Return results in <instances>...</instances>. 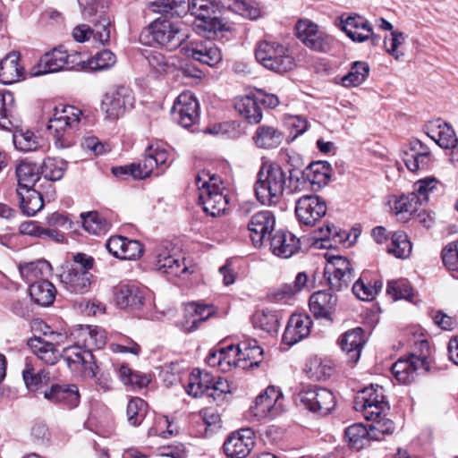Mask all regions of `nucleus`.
Listing matches in <instances>:
<instances>
[{"label":"nucleus","mask_w":458,"mask_h":458,"mask_svg":"<svg viewBox=\"0 0 458 458\" xmlns=\"http://www.w3.org/2000/svg\"><path fill=\"white\" fill-rule=\"evenodd\" d=\"M321 236L318 238L322 246L327 250L324 254L327 264L324 268V276L329 291L339 293L344 286V250L342 247L335 243H343V238L336 227L327 225L326 228H320Z\"/></svg>","instance_id":"f257e3e1"},{"label":"nucleus","mask_w":458,"mask_h":458,"mask_svg":"<svg viewBox=\"0 0 458 458\" xmlns=\"http://www.w3.org/2000/svg\"><path fill=\"white\" fill-rule=\"evenodd\" d=\"M286 174L276 164H263L258 173L255 194L259 201L266 206H276L283 197Z\"/></svg>","instance_id":"f03ea898"},{"label":"nucleus","mask_w":458,"mask_h":458,"mask_svg":"<svg viewBox=\"0 0 458 458\" xmlns=\"http://www.w3.org/2000/svg\"><path fill=\"white\" fill-rule=\"evenodd\" d=\"M196 185L199 190V200L204 211L212 216L224 214L229 201L224 192L225 188L221 179L202 172L196 176Z\"/></svg>","instance_id":"7ed1b4c3"},{"label":"nucleus","mask_w":458,"mask_h":458,"mask_svg":"<svg viewBox=\"0 0 458 458\" xmlns=\"http://www.w3.org/2000/svg\"><path fill=\"white\" fill-rule=\"evenodd\" d=\"M81 115V111L73 106L63 105L55 108L47 128L54 131V144L56 148L64 149L74 144L72 131L77 128Z\"/></svg>","instance_id":"20e7f679"},{"label":"nucleus","mask_w":458,"mask_h":458,"mask_svg":"<svg viewBox=\"0 0 458 458\" xmlns=\"http://www.w3.org/2000/svg\"><path fill=\"white\" fill-rule=\"evenodd\" d=\"M255 57L265 68L276 72H285L294 67L288 49L276 41H260L256 47Z\"/></svg>","instance_id":"39448f33"},{"label":"nucleus","mask_w":458,"mask_h":458,"mask_svg":"<svg viewBox=\"0 0 458 458\" xmlns=\"http://www.w3.org/2000/svg\"><path fill=\"white\" fill-rule=\"evenodd\" d=\"M353 408L366 420H376L386 415L390 406L386 399L384 388L378 385H370L358 392Z\"/></svg>","instance_id":"423d86ee"},{"label":"nucleus","mask_w":458,"mask_h":458,"mask_svg":"<svg viewBox=\"0 0 458 458\" xmlns=\"http://www.w3.org/2000/svg\"><path fill=\"white\" fill-rule=\"evenodd\" d=\"M148 31L157 45L170 51L179 47L187 37L178 22L163 18L151 22Z\"/></svg>","instance_id":"0eeeda50"},{"label":"nucleus","mask_w":458,"mask_h":458,"mask_svg":"<svg viewBox=\"0 0 458 458\" xmlns=\"http://www.w3.org/2000/svg\"><path fill=\"white\" fill-rule=\"evenodd\" d=\"M216 9L215 0H191L188 11L196 17L193 26L198 33L224 30L225 25L215 15Z\"/></svg>","instance_id":"6e6552de"},{"label":"nucleus","mask_w":458,"mask_h":458,"mask_svg":"<svg viewBox=\"0 0 458 458\" xmlns=\"http://www.w3.org/2000/svg\"><path fill=\"white\" fill-rule=\"evenodd\" d=\"M284 398L279 388L270 386L260 393L251 406L252 414L261 419H274L285 411Z\"/></svg>","instance_id":"1a4fd4ad"},{"label":"nucleus","mask_w":458,"mask_h":458,"mask_svg":"<svg viewBox=\"0 0 458 458\" xmlns=\"http://www.w3.org/2000/svg\"><path fill=\"white\" fill-rule=\"evenodd\" d=\"M325 199L318 195L305 194L295 203V215L301 225L314 226L327 214Z\"/></svg>","instance_id":"9d476101"},{"label":"nucleus","mask_w":458,"mask_h":458,"mask_svg":"<svg viewBox=\"0 0 458 458\" xmlns=\"http://www.w3.org/2000/svg\"><path fill=\"white\" fill-rule=\"evenodd\" d=\"M78 57L77 54L68 55L62 47L54 48L40 58L38 64L33 67L32 72L35 76H38L64 69H75L79 64H75V59Z\"/></svg>","instance_id":"9b49d317"},{"label":"nucleus","mask_w":458,"mask_h":458,"mask_svg":"<svg viewBox=\"0 0 458 458\" xmlns=\"http://www.w3.org/2000/svg\"><path fill=\"white\" fill-rule=\"evenodd\" d=\"M299 397L304 406L314 413L327 415L335 407V398L334 394L322 387L309 386L303 389Z\"/></svg>","instance_id":"f8f14e48"},{"label":"nucleus","mask_w":458,"mask_h":458,"mask_svg":"<svg viewBox=\"0 0 458 458\" xmlns=\"http://www.w3.org/2000/svg\"><path fill=\"white\" fill-rule=\"evenodd\" d=\"M134 97L131 90L124 86H118L107 91L101 102V110L110 119H117L127 108L133 106Z\"/></svg>","instance_id":"ddd939ff"},{"label":"nucleus","mask_w":458,"mask_h":458,"mask_svg":"<svg viewBox=\"0 0 458 458\" xmlns=\"http://www.w3.org/2000/svg\"><path fill=\"white\" fill-rule=\"evenodd\" d=\"M295 30L297 38L309 48L318 52H327L330 49L332 38L310 20H300Z\"/></svg>","instance_id":"4468645a"},{"label":"nucleus","mask_w":458,"mask_h":458,"mask_svg":"<svg viewBox=\"0 0 458 458\" xmlns=\"http://www.w3.org/2000/svg\"><path fill=\"white\" fill-rule=\"evenodd\" d=\"M62 356L72 373L90 377L96 376L94 357L90 350L74 344L64 348Z\"/></svg>","instance_id":"2eb2a0df"},{"label":"nucleus","mask_w":458,"mask_h":458,"mask_svg":"<svg viewBox=\"0 0 458 458\" xmlns=\"http://www.w3.org/2000/svg\"><path fill=\"white\" fill-rule=\"evenodd\" d=\"M392 373L395 379L402 384L415 381L421 372L428 370V361L426 354L417 356L411 354L408 359H399L392 366Z\"/></svg>","instance_id":"dca6fc26"},{"label":"nucleus","mask_w":458,"mask_h":458,"mask_svg":"<svg viewBox=\"0 0 458 458\" xmlns=\"http://www.w3.org/2000/svg\"><path fill=\"white\" fill-rule=\"evenodd\" d=\"M183 55L203 64L214 66L222 60L220 49L208 39L194 40L182 47Z\"/></svg>","instance_id":"f3484780"},{"label":"nucleus","mask_w":458,"mask_h":458,"mask_svg":"<svg viewBox=\"0 0 458 458\" xmlns=\"http://www.w3.org/2000/svg\"><path fill=\"white\" fill-rule=\"evenodd\" d=\"M338 304V297L322 290L312 293L309 300L310 310L316 319H324L333 323Z\"/></svg>","instance_id":"a211bd4d"},{"label":"nucleus","mask_w":458,"mask_h":458,"mask_svg":"<svg viewBox=\"0 0 458 458\" xmlns=\"http://www.w3.org/2000/svg\"><path fill=\"white\" fill-rule=\"evenodd\" d=\"M174 118L184 128L191 127L199 119V102L189 92L178 96L173 106Z\"/></svg>","instance_id":"6ab92c4d"},{"label":"nucleus","mask_w":458,"mask_h":458,"mask_svg":"<svg viewBox=\"0 0 458 458\" xmlns=\"http://www.w3.org/2000/svg\"><path fill=\"white\" fill-rule=\"evenodd\" d=\"M255 435L250 428L232 433L224 444L225 454L230 458H245L255 445Z\"/></svg>","instance_id":"aec40b11"},{"label":"nucleus","mask_w":458,"mask_h":458,"mask_svg":"<svg viewBox=\"0 0 458 458\" xmlns=\"http://www.w3.org/2000/svg\"><path fill=\"white\" fill-rule=\"evenodd\" d=\"M403 161L407 169L412 173L427 169L431 162V153L421 140H411L407 149L403 152Z\"/></svg>","instance_id":"412c9836"},{"label":"nucleus","mask_w":458,"mask_h":458,"mask_svg":"<svg viewBox=\"0 0 458 458\" xmlns=\"http://www.w3.org/2000/svg\"><path fill=\"white\" fill-rule=\"evenodd\" d=\"M59 277L63 287L73 294L89 292L94 279L90 272L79 271L77 268H66Z\"/></svg>","instance_id":"4be33fe9"},{"label":"nucleus","mask_w":458,"mask_h":458,"mask_svg":"<svg viewBox=\"0 0 458 458\" xmlns=\"http://www.w3.org/2000/svg\"><path fill=\"white\" fill-rule=\"evenodd\" d=\"M106 245L110 253L121 259H136L143 253V246L139 241L121 235L110 237Z\"/></svg>","instance_id":"5701e85b"},{"label":"nucleus","mask_w":458,"mask_h":458,"mask_svg":"<svg viewBox=\"0 0 458 458\" xmlns=\"http://www.w3.org/2000/svg\"><path fill=\"white\" fill-rule=\"evenodd\" d=\"M426 134L442 148H454L458 139L453 127L441 120L431 121L424 127Z\"/></svg>","instance_id":"b1692460"},{"label":"nucleus","mask_w":458,"mask_h":458,"mask_svg":"<svg viewBox=\"0 0 458 458\" xmlns=\"http://www.w3.org/2000/svg\"><path fill=\"white\" fill-rule=\"evenodd\" d=\"M345 35L353 42H363L370 38L374 46L378 45L381 39L378 35L372 32L367 20L357 14L345 19Z\"/></svg>","instance_id":"393cba45"},{"label":"nucleus","mask_w":458,"mask_h":458,"mask_svg":"<svg viewBox=\"0 0 458 458\" xmlns=\"http://www.w3.org/2000/svg\"><path fill=\"white\" fill-rule=\"evenodd\" d=\"M312 321L310 316L304 314L292 315L283 335V342L293 345L309 336Z\"/></svg>","instance_id":"a878e982"},{"label":"nucleus","mask_w":458,"mask_h":458,"mask_svg":"<svg viewBox=\"0 0 458 458\" xmlns=\"http://www.w3.org/2000/svg\"><path fill=\"white\" fill-rule=\"evenodd\" d=\"M274 225L275 217L270 211L266 210L254 214L248 224L253 244L255 246L262 245L265 237L273 231Z\"/></svg>","instance_id":"bb28decb"},{"label":"nucleus","mask_w":458,"mask_h":458,"mask_svg":"<svg viewBox=\"0 0 458 458\" xmlns=\"http://www.w3.org/2000/svg\"><path fill=\"white\" fill-rule=\"evenodd\" d=\"M301 248L300 239L288 231L278 230L270 239V250L277 257L288 259Z\"/></svg>","instance_id":"cd10ccee"},{"label":"nucleus","mask_w":458,"mask_h":458,"mask_svg":"<svg viewBox=\"0 0 458 458\" xmlns=\"http://www.w3.org/2000/svg\"><path fill=\"white\" fill-rule=\"evenodd\" d=\"M46 400L53 403H63L68 408L76 407L80 403L78 387L75 385H52L42 392Z\"/></svg>","instance_id":"c85d7f7f"},{"label":"nucleus","mask_w":458,"mask_h":458,"mask_svg":"<svg viewBox=\"0 0 458 458\" xmlns=\"http://www.w3.org/2000/svg\"><path fill=\"white\" fill-rule=\"evenodd\" d=\"M116 304L122 309H140L145 300L144 292L135 284H120L114 292Z\"/></svg>","instance_id":"c756f323"},{"label":"nucleus","mask_w":458,"mask_h":458,"mask_svg":"<svg viewBox=\"0 0 458 458\" xmlns=\"http://www.w3.org/2000/svg\"><path fill=\"white\" fill-rule=\"evenodd\" d=\"M284 139V133L277 127L268 124L258 126L252 136L255 146L262 149L278 148Z\"/></svg>","instance_id":"7c9ffc66"},{"label":"nucleus","mask_w":458,"mask_h":458,"mask_svg":"<svg viewBox=\"0 0 458 458\" xmlns=\"http://www.w3.org/2000/svg\"><path fill=\"white\" fill-rule=\"evenodd\" d=\"M367 336L361 327H355L345 332V360L351 365L355 364L360 358Z\"/></svg>","instance_id":"2f4dec72"},{"label":"nucleus","mask_w":458,"mask_h":458,"mask_svg":"<svg viewBox=\"0 0 458 458\" xmlns=\"http://www.w3.org/2000/svg\"><path fill=\"white\" fill-rule=\"evenodd\" d=\"M184 259L163 251L157 256L156 268L158 272L170 276L179 277L189 271Z\"/></svg>","instance_id":"473e14b6"},{"label":"nucleus","mask_w":458,"mask_h":458,"mask_svg":"<svg viewBox=\"0 0 458 458\" xmlns=\"http://www.w3.org/2000/svg\"><path fill=\"white\" fill-rule=\"evenodd\" d=\"M17 195L20 199V208L22 213L28 216H33L44 206L42 195L35 188H17Z\"/></svg>","instance_id":"72a5a7b5"},{"label":"nucleus","mask_w":458,"mask_h":458,"mask_svg":"<svg viewBox=\"0 0 458 458\" xmlns=\"http://www.w3.org/2000/svg\"><path fill=\"white\" fill-rule=\"evenodd\" d=\"M168 153L159 146H148L145 151V156L141 163L142 171L145 177H148L155 168L167 167Z\"/></svg>","instance_id":"f704fd0d"},{"label":"nucleus","mask_w":458,"mask_h":458,"mask_svg":"<svg viewBox=\"0 0 458 458\" xmlns=\"http://www.w3.org/2000/svg\"><path fill=\"white\" fill-rule=\"evenodd\" d=\"M304 372L313 380H323L330 377L335 372V365L330 360L312 356L308 359Z\"/></svg>","instance_id":"c9c22d12"},{"label":"nucleus","mask_w":458,"mask_h":458,"mask_svg":"<svg viewBox=\"0 0 458 458\" xmlns=\"http://www.w3.org/2000/svg\"><path fill=\"white\" fill-rule=\"evenodd\" d=\"M22 77V68L19 64V55L9 53L0 61V81L12 84Z\"/></svg>","instance_id":"e433bc0d"},{"label":"nucleus","mask_w":458,"mask_h":458,"mask_svg":"<svg viewBox=\"0 0 458 458\" xmlns=\"http://www.w3.org/2000/svg\"><path fill=\"white\" fill-rule=\"evenodd\" d=\"M28 344L33 353L46 364L54 365L58 361L60 354L53 343L34 337L29 340Z\"/></svg>","instance_id":"4c0bfd02"},{"label":"nucleus","mask_w":458,"mask_h":458,"mask_svg":"<svg viewBox=\"0 0 458 458\" xmlns=\"http://www.w3.org/2000/svg\"><path fill=\"white\" fill-rule=\"evenodd\" d=\"M31 299L38 305L49 306L55 301L56 290L47 280L32 283L29 288Z\"/></svg>","instance_id":"58836bf2"},{"label":"nucleus","mask_w":458,"mask_h":458,"mask_svg":"<svg viewBox=\"0 0 458 458\" xmlns=\"http://www.w3.org/2000/svg\"><path fill=\"white\" fill-rule=\"evenodd\" d=\"M234 107L250 123H259L262 119V111L257 100L250 96L236 98Z\"/></svg>","instance_id":"ea45409f"},{"label":"nucleus","mask_w":458,"mask_h":458,"mask_svg":"<svg viewBox=\"0 0 458 458\" xmlns=\"http://www.w3.org/2000/svg\"><path fill=\"white\" fill-rule=\"evenodd\" d=\"M236 348L242 362L250 361L249 367L250 368L259 366L262 360L263 349L259 345L257 340L246 338L241 341Z\"/></svg>","instance_id":"a19ab883"},{"label":"nucleus","mask_w":458,"mask_h":458,"mask_svg":"<svg viewBox=\"0 0 458 458\" xmlns=\"http://www.w3.org/2000/svg\"><path fill=\"white\" fill-rule=\"evenodd\" d=\"M15 113L14 96L11 91L0 93V127L10 131L13 126Z\"/></svg>","instance_id":"79ce46f5"},{"label":"nucleus","mask_w":458,"mask_h":458,"mask_svg":"<svg viewBox=\"0 0 458 458\" xmlns=\"http://www.w3.org/2000/svg\"><path fill=\"white\" fill-rule=\"evenodd\" d=\"M211 383L212 377L208 373L198 370L197 374L195 372L191 374L186 392L193 397H199L203 394L208 396Z\"/></svg>","instance_id":"37998d69"},{"label":"nucleus","mask_w":458,"mask_h":458,"mask_svg":"<svg viewBox=\"0 0 458 458\" xmlns=\"http://www.w3.org/2000/svg\"><path fill=\"white\" fill-rule=\"evenodd\" d=\"M40 171L36 164L22 161L16 167V175L18 178V188H34L36 182L40 178Z\"/></svg>","instance_id":"c03bdc74"},{"label":"nucleus","mask_w":458,"mask_h":458,"mask_svg":"<svg viewBox=\"0 0 458 458\" xmlns=\"http://www.w3.org/2000/svg\"><path fill=\"white\" fill-rule=\"evenodd\" d=\"M251 321L255 327L269 334H274L278 331L279 318L277 314L273 310L267 309L257 310L253 314Z\"/></svg>","instance_id":"a18cd8bd"},{"label":"nucleus","mask_w":458,"mask_h":458,"mask_svg":"<svg viewBox=\"0 0 458 458\" xmlns=\"http://www.w3.org/2000/svg\"><path fill=\"white\" fill-rule=\"evenodd\" d=\"M345 438L348 439L349 447L356 451L360 450L369 440H372L369 428L360 423L349 426L345 429Z\"/></svg>","instance_id":"49530a36"},{"label":"nucleus","mask_w":458,"mask_h":458,"mask_svg":"<svg viewBox=\"0 0 458 458\" xmlns=\"http://www.w3.org/2000/svg\"><path fill=\"white\" fill-rule=\"evenodd\" d=\"M304 170L306 172V178L312 186L321 187L326 185L331 176L329 165L324 161L311 163Z\"/></svg>","instance_id":"de8ad7c7"},{"label":"nucleus","mask_w":458,"mask_h":458,"mask_svg":"<svg viewBox=\"0 0 458 458\" xmlns=\"http://www.w3.org/2000/svg\"><path fill=\"white\" fill-rule=\"evenodd\" d=\"M22 377L26 387L30 392L38 391L42 384H47L49 380V376L45 369L35 372L34 367L29 360H26L25 368L22 370Z\"/></svg>","instance_id":"09e8293b"},{"label":"nucleus","mask_w":458,"mask_h":458,"mask_svg":"<svg viewBox=\"0 0 458 458\" xmlns=\"http://www.w3.org/2000/svg\"><path fill=\"white\" fill-rule=\"evenodd\" d=\"M67 170V162L62 158L47 157L44 160L40 173L47 181H59Z\"/></svg>","instance_id":"8fccbe9b"},{"label":"nucleus","mask_w":458,"mask_h":458,"mask_svg":"<svg viewBox=\"0 0 458 458\" xmlns=\"http://www.w3.org/2000/svg\"><path fill=\"white\" fill-rule=\"evenodd\" d=\"M50 264L44 259L19 264L20 274L27 282L40 278L50 270Z\"/></svg>","instance_id":"3c124183"},{"label":"nucleus","mask_w":458,"mask_h":458,"mask_svg":"<svg viewBox=\"0 0 458 458\" xmlns=\"http://www.w3.org/2000/svg\"><path fill=\"white\" fill-rule=\"evenodd\" d=\"M387 252L398 259H406L411 252V243L407 234L403 231L394 232Z\"/></svg>","instance_id":"603ef678"},{"label":"nucleus","mask_w":458,"mask_h":458,"mask_svg":"<svg viewBox=\"0 0 458 458\" xmlns=\"http://www.w3.org/2000/svg\"><path fill=\"white\" fill-rule=\"evenodd\" d=\"M148 403L140 397L131 398L126 408L127 420L131 426H139L146 417Z\"/></svg>","instance_id":"864d4df0"},{"label":"nucleus","mask_w":458,"mask_h":458,"mask_svg":"<svg viewBox=\"0 0 458 458\" xmlns=\"http://www.w3.org/2000/svg\"><path fill=\"white\" fill-rule=\"evenodd\" d=\"M216 312V308L212 304H205L197 301L186 304V314L188 316H193L195 318L193 324L197 323L199 327L201 323L214 316Z\"/></svg>","instance_id":"5fc2aeb1"},{"label":"nucleus","mask_w":458,"mask_h":458,"mask_svg":"<svg viewBox=\"0 0 458 458\" xmlns=\"http://www.w3.org/2000/svg\"><path fill=\"white\" fill-rule=\"evenodd\" d=\"M144 56L151 71L157 75L166 73L174 67V64L170 59L160 52L147 50Z\"/></svg>","instance_id":"6e6d98bb"},{"label":"nucleus","mask_w":458,"mask_h":458,"mask_svg":"<svg viewBox=\"0 0 458 458\" xmlns=\"http://www.w3.org/2000/svg\"><path fill=\"white\" fill-rule=\"evenodd\" d=\"M81 218L84 229L89 233L98 235L105 233L109 228L107 221L98 212L81 214Z\"/></svg>","instance_id":"4d7b16f0"},{"label":"nucleus","mask_w":458,"mask_h":458,"mask_svg":"<svg viewBox=\"0 0 458 458\" xmlns=\"http://www.w3.org/2000/svg\"><path fill=\"white\" fill-rule=\"evenodd\" d=\"M13 144L21 151H33L39 147L38 138L30 131L19 130L13 133Z\"/></svg>","instance_id":"13d9d810"},{"label":"nucleus","mask_w":458,"mask_h":458,"mask_svg":"<svg viewBox=\"0 0 458 458\" xmlns=\"http://www.w3.org/2000/svg\"><path fill=\"white\" fill-rule=\"evenodd\" d=\"M386 293L390 295L394 301L400 299L410 301L413 296V290L406 279L401 278L388 282Z\"/></svg>","instance_id":"bf43d9fd"},{"label":"nucleus","mask_w":458,"mask_h":458,"mask_svg":"<svg viewBox=\"0 0 458 458\" xmlns=\"http://www.w3.org/2000/svg\"><path fill=\"white\" fill-rule=\"evenodd\" d=\"M369 73V65L365 62H354L345 74V87H357L362 84Z\"/></svg>","instance_id":"052dcab7"},{"label":"nucleus","mask_w":458,"mask_h":458,"mask_svg":"<svg viewBox=\"0 0 458 458\" xmlns=\"http://www.w3.org/2000/svg\"><path fill=\"white\" fill-rule=\"evenodd\" d=\"M384 416L370 420L373 423L369 425V430L372 440H382L386 436L391 435L394 431V421L384 418Z\"/></svg>","instance_id":"680f3d73"},{"label":"nucleus","mask_w":458,"mask_h":458,"mask_svg":"<svg viewBox=\"0 0 458 458\" xmlns=\"http://www.w3.org/2000/svg\"><path fill=\"white\" fill-rule=\"evenodd\" d=\"M407 35L398 30H392L389 37H386L384 46L386 51L394 59L399 60L403 56L401 47L404 44Z\"/></svg>","instance_id":"e2e57ef3"},{"label":"nucleus","mask_w":458,"mask_h":458,"mask_svg":"<svg viewBox=\"0 0 458 458\" xmlns=\"http://www.w3.org/2000/svg\"><path fill=\"white\" fill-rule=\"evenodd\" d=\"M220 352L223 372H228L233 368L236 367L242 368L243 369L247 368V364H242V360H240L236 346L231 344L225 348L221 347Z\"/></svg>","instance_id":"0e129e2a"},{"label":"nucleus","mask_w":458,"mask_h":458,"mask_svg":"<svg viewBox=\"0 0 458 458\" xmlns=\"http://www.w3.org/2000/svg\"><path fill=\"white\" fill-rule=\"evenodd\" d=\"M93 38L96 42L105 45L110 40L111 20L106 15H100L93 24Z\"/></svg>","instance_id":"69168bd1"},{"label":"nucleus","mask_w":458,"mask_h":458,"mask_svg":"<svg viewBox=\"0 0 458 458\" xmlns=\"http://www.w3.org/2000/svg\"><path fill=\"white\" fill-rule=\"evenodd\" d=\"M116 63V57L110 50L105 49L96 54L89 60V66L92 70H107Z\"/></svg>","instance_id":"338daca9"},{"label":"nucleus","mask_w":458,"mask_h":458,"mask_svg":"<svg viewBox=\"0 0 458 458\" xmlns=\"http://www.w3.org/2000/svg\"><path fill=\"white\" fill-rule=\"evenodd\" d=\"M442 260L449 271L458 272V241L448 243L443 249Z\"/></svg>","instance_id":"774afa93"}]
</instances>
